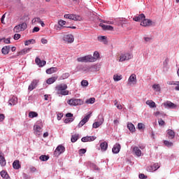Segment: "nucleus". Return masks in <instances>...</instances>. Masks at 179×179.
<instances>
[{
  "instance_id": "obj_1",
  "label": "nucleus",
  "mask_w": 179,
  "mask_h": 179,
  "mask_svg": "<svg viewBox=\"0 0 179 179\" xmlns=\"http://www.w3.org/2000/svg\"><path fill=\"white\" fill-rule=\"evenodd\" d=\"M66 89H68L66 84H59L56 87L57 94H62V96H68L69 94V91L66 90Z\"/></svg>"
},
{
  "instance_id": "obj_2",
  "label": "nucleus",
  "mask_w": 179,
  "mask_h": 179,
  "mask_svg": "<svg viewBox=\"0 0 179 179\" xmlns=\"http://www.w3.org/2000/svg\"><path fill=\"white\" fill-rule=\"evenodd\" d=\"M27 29V24L26 22H22L15 26L13 30L15 33H20V31H24Z\"/></svg>"
},
{
  "instance_id": "obj_3",
  "label": "nucleus",
  "mask_w": 179,
  "mask_h": 179,
  "mask_svg": "<svg viewBox=\"0 0 179 179\" xmlns=\"http://www.w3.org/2000/svg\"><path fill=\"white\" fill-rule=\"evenodd\" d=\"M94 60L95 59L92 55H87L77 59L78 62H94Z\"/></svg>"
},
{
  "instance_id": "obj_4",
  "label": "nucleus",
  "mask_w": 179,
  "mask_h": 179,
  "mask_svg": "<svg viewBox=\"0 0 179 179\" xmlns=\"http://www.w3.org/2000/svg\"><path fill=\"white\" fill-rule=\"evenodd\" d=\"M67 103L69 106H82V104H83V101L80 99H71Z\"/></svg>"
},
{
  "instance_id": "obj_5",
  "label": "nucleus",
  "mask_w": 179,
  "mask_h": 179,
  "mask_svg": "<svg viewBox=\"0 0 179 179\" xmlns=\"http://www.w3.org/2000/svg\"><path fill=\"white\" fill-rule=\"evenodd\" d=\"M65 19H69L70 20H75L76 22H80L82 20V17L80 15H76L75 14H65Z\"/></svg>"
},
{
  "instance_id": "obj_6",
  "label": "nucleus",
  "mask_w": 179,
  "mask_h": 179,
  "mask_svg": "<svg viewBox=\"0 0 179 179\" xmlns=\"http://www.w3.org/2000/svg\"><path fill=\"white\" fill-rule=\"evenodd\" d=\"M103 122H104V117H103V115H99L98 116V120L93 123L92 127L96 129V128H99V127L103 125Z\"/></svg>"
},
{
  "instance_id": "obj_7",
  "label": "nucleus",
  "mask_w": 179,
  "mask_h": 179,
  "mask_svg": "<svg viewBox=\"0 0 179 179\" xmlns=\"http://www.w3.org/2000/svg\"><path fill=\"white\" fill-rule=\"evenodd\" d=\"M141 26H143V27H148L149 26H155V22L149 19L144 18L141 22Z\"/></svg>"
},
{
  "instance_id": "obj_8",
  "label": "nucleus",
  "mask_w": 179,
  "mask_h": 179,
  "mask_svg": "<svg viewBox=\"0 0 179 179\" xmlns=\"http://www.w3.org/2000/svg\"><path fill=\"white\" fill-rule=\"evenodd\" d=\"M132 58V54L131 53H123L120 57V62H124V61H129Z\"/></svg>"
},
{
  "instance_id": "obj_9",
  "label": "nucleus",
  "mask_w": 179,
  "mask_h": 179,
  "mask_svg": "<svg viewBox=\"0 0 179 179\" xmlns=\"http://www.w3.org/2000/svg\"><path fill=\"white\" fill-rule=\"evenodd\" d=\"M92 117V113H90L84 117V118L78 124V128H82L86 124Z\"/></svg>"
},
{
  "instance_id": "obj_10",
  "label": "nucleus",
  "mask_w": 179,
  "mask_h": 179,
  "mask_svg": "<svg viewBox=\"0 0 179 179\" xmlns=\"http://www.w3.org/2000/svg\"><path fill=\"white\" fill-rule=\"evenodd\" d=\"M64 152H65V147H64L62 145H59L55 149L54 155L59 156V155H61L62 153H64Z\"/></svg>"
},
{
  "instance_id": "obj_11",
  "label": "nucleus",
  "mask_w": 179,
  "mask_h": 179,
  "mask_svg": "<svg viewBox=\"0 0 179 179\" xmlns=\"http://www.w3.org/2000/svg\"><path fill=\"white\" fill-rule=\"evenodd\" d=\"M63 40L66 43L71 44V43H73V41H75V38H73V35L72 34H66L64 35Z\"/></svg>"
},
{
  "instance_id": "obj_12",
  "label": "nucleus",
  "mask_w": 179,
  "mask_h": 179,
  "mask_svg": "<svg viewBox=\"0 0 179 179\" xmlns=\"http://www.w3.org/2000/svg\"><path fill=\"white\" fill-rule=\"evenodd\" d=\"M34 129L35 135L38 136H40V135L41 134V132H43V131L41 130V126L38 124H35L34 126Z\"/></svg>"
},
{
  "instance_id": "obj_13",
  "label": "nucleus",
  "mask_w": 179,
  "mask_h": 179,
  "mask_svg": "<svg viewBox=\"0 0 179 179\" xmlns=\"http://www.w3.org/2000/svg\"><path fill=\"white\" fill-rule=\"evenodd\" d=\"M120 150H121V145L119 143L114 145L113 148H112V152L114 155L120 153Z\"/></svg>"
},
{
  "instance_id": "obj_14",
  "label": "nucleus",
  "mask_w": 179,
  "mask_h": 179,
  "mask_svg": "<svg viewBox=\"0 0 179 179\" xmlns=\"http://www.w3.org/2000/svg\"><path fill=\"white\" fill-rule=\"evenodd\" d=\"M38 83V80H34L31 84L29 85L28 90H29V92H31L32 90H34V89H36V87H37V85Z\"/></svg>"
},
{
  "instance_id": "obj_15",
  "label": "nucleus",
  "mask_w": 179,
  "mask_h": 179,
  "mask_svg": "<svg viewBox=\"0 0 179 179\" xmlns=\"http://www.w3.org/2000/svg\"><path fill=\"white\" fill-rule=\"evenodd\" d=\"M165 108H177V105L173 103L170 101H167L164 103Z\"/></svg>"
},
{
  "instance_id": "obj_16",
  "label": "nucleus",
  "mask_w": 179,
  "mask_h": 179,
  "mask_svg": "<svg viewBox=\"0 0 179 179\" xmlns=\"http://www.w3.org/2000/svg\"><path fill=\"white\" fill-rule=\"evenodd\" d=\"M133 153L134 155L137 156V157H141V156H142V151L141 150V149H139V147H136V146L134 147Z\"/></svg>"
},
{
  "instance_id": "obj_17",
  "label": "nucleus",
  "mask_w": 179,
  "mask_h": 179,
  "mask_svg": "<svg viewBox=\"0 0 179 179\" xmlns=\"http://www.w3.org/2000/svg\"><path fill=\"white\" fill-rule=\"evenodd\" d=\"M160 166H159V164H154L153 165H151L150 166L148 167L147 170L148 171H150L151 173H153V171H156V170H158Z\"/></svg>"
},
{
  "instance_id": "obj_18",
  "label": "nucleus",
  "mask_w": 179,
  "mask_h": 179,
  "mask_svg": "<svg viewBox=\"0 0 179 179\" xmlns=\"http://www.w3.org/2000/svg\"><path fill=\"white\" fill-rule=\"evenodd\" d=\"M82 142H93V141H96V136H85L81 138Z\"/></svg>"
},
{
  "instance_id": "obj_19",
  "label": "nucleus",
  "mask_w": 179,
  "mask_h": 179,
  "mask_svg": "<svg viewBox=\"0 0 179 179\" xmlns=\"http://www.w3.org/2000/svg\"><path fill=\"white\" fill-rule=\"evenodd\" d=\"M128 82L129 85H135L136 83V75L131 74L128 79Z\"/></svg>"
},
{
  "instance_id": "obj_20",
  "label": "nucleus",
  "mask_w": 179,
  "mask_h": 179,
  "mask_svg": "<svg viewBox=\"0 0 179 179\" xmlns=\"http://www.w3.org/2000/svg\"><path fill=\"white\" fill-rule=\"evenodd\" d=\"M100 27H102L103 30H108L109 31H113L114 30V27L111 25H106L103 23L99 24Z\"/></svg>"
},
{
  "instance_id": "obj_21",
  "label": "nucleus",
  "mask_w": 179,
  "mask_h": 179,
  "mask_svg": "<svg viewBox=\"0 0 179 179\" xmlns=\"http://www.w3.org/2000/svg\"><path fill=\"white\" fill-rule=\"evenodd\" d=\"M145 17H146L145 16V14L141 13L138 15L134 16L133 18V20H134V22H141V20H143V19H145Z\"/></svg>"
},
{
  "instance_id": "obj_22",
  "label": "nucleus",
  "mask_w": 179,
  "mask_h": 179,
  "mask_svg": "<svg viewBox=\"0 0 179 179\" xmlns=\"http://www.w3.org/2000/svg\"><path fill=\"white\" fill-rule=\"evenodd\" d=\"M0 165L1 167H5L6 166V159H5V157H3V153L0 152Z\"/></svg>"
},
{
  "instance_id": "obj_23",
  "label": "nucleus",
  "mask_w": 179,
  "mask_h": 179,
  "mask_svg": "<svg viewBox=\"0 0 179 179\" xmlns=\"http://www.w3.org/2000/svg\"><path fill=\"white\" fill-rule=\"evenodd\" d=\"M166 133H167L169 139H174V138H176V132H174V131L171 129H168Z\"/></svg>"
},
{
  "instance_id": "obj_24",
  "label": "nucleus",
  "mask_w": 179,
  "mask_h": 179,
  "mask_svg": "<svg viewBox=\"0 0 179 179\" xmlns=\"http://www.w3.org/2000/svg\"><path fill=\"white\" fill-rule=\"evenodd\" d=\"M9 51H10V46H3L1 49V52L3 55H8L9 54Z\"/></svg>"
},
{
  "instance_id": "obj_25",
  "label": "nucleus",
  "mask_w": 179,
  "mask_h": 179,
  "mask_svg": "<svg viewBox=\"0 0 179 179\" xmlns=\"http://www.w3.org/2000/svg\"><path fill=\"white\" fill-rule=\"evenodd\" d=\"M118 26H122V27H124V24H127L128 23V21L125 18H120L117 20Z\"/></svg>"
},
{
  "instance_id": "obj_26",
  "label": "nucleus",
  "mask_w": 179,
  "mask_h": 179,
  "mask_svg": "<svg viewBox=\"0 0 179 179\" xmlns=\"http://www.w3.org/2000/svg\"><path fill=\"white\" fill-rule=\"evenodd\" d=\"M100 148L101 152H106V150H107V148H108V144L107 142L104 141L100 144Z\"/></svg>"
},
{
  "instance_id": "obj_27",
  "label": "nucleus",
  "mask_w": 179,
  "mask_h": 179,
  "mask_svg": "<svg viewBox=\"0 0 179 179\" xmlns=\"http://www.w3.org/2000/svg\"><path fill=\"white\" fill-rule=\"evenodd\" d=\"M57 71H58V69H57V67H52L46 69V73H48V75H51L52 73H55Z\"/></svg>"
},
{
  "instance_id": "obj_28",
  "label": "nucleus",
  "mask_w": 179,
  "mask_h": 179,
  "mask_svg": "<svg viewBox=\"0 0 179 179\" xmlns=\"http://www.w3.org/2000/svg\"><path fill=\"white\" fill-rule=\"evenodd\" d=\"M17 103V98L16 96H13L8 101V104L10 106H15Z\"/></svg>"
},
{
  "instance_id": "obj_29",
  "label": "nucleus",
  "mask_w": 179,
  "mask_h": 179,
  "mask_svg": "<svg viewBox=\"0 0 179 179\" xmlns=\"http://www.w3.org/2000/svg\"><path fill=\"white\" fill-rule=\"evenodd\" d=\"M145 104H147V106H149V107H150V108H156V103H155V101H153L152 100L146 101Z\"/></svg>"
},
{
  "instance_id": "obj_30",
  "label": "nucleus",
  "mask_w": 179,
  "mask_h": 179,
  "mask_svg": "<svg viewBox=\"0 0 179 179\" xmlns=\"http://www.w3.org/2000/svg\"><path fill=\"white\" fill-rule=\"evenodd\" d=\"M31 48H24L18 52L17 55H26L28 52H30Z\"/></svg>"
},
{
  "instance_id": "obj_31",
  "label": "nucleus",
  "mask_w": 179,
  "mask_h": 179,
  "mask_svg": "<svg viewBox=\"0 0 179 179\" xmlns=\"http://www.w3.org/2000/svg\"><path fill=\"white\" fill-rule=\"evenodd\" d=\"M41 22V18L38 17H35L32 20H31V24H34V26H36V24H40Z\"/></svg>"
},
{
  "instance_id": "obj_32",
  "label": "nucleus",
  "mask_w": 179,
  "mask_h": 179,
  "mask_svg": "<svg viewBox=\"0 0 179 179\" xmlns=\"http://www.w3.org/2000/svg\"><path fill=\"white\" fill-rule=\"evenodd\" d=\"M90 66H91V72H98V71H100V65L99 64H95Z\"/></svg>"
},
{
  "instance_id": "obj_33",
  "label": "nucleus",
  "mask_w": 179,
  "mask_h": 179,
  "mask_svg": "<svg viewBox=\"0 0 179 179\" xmlns=\"http://www.w3.org/2000/svg\"><path fill=\"white\" fill-rule=\"evenodd\" d=\"M57 79L58 77H51L47 80L46 83H48V85H52Z\"/></svg>"
},
{
  "instance_id": "obj_34",
  "label": "nucleus",
  "mask_w": 179,
  "mask_h": 179,
  "mask_svg": "<svg viewBox=\"0 0 179 179\" xmlns=\"http://www.w3.org/2000/svg\"><path fill=\"white\" fill-rule=\"evenodd\" d=\"M13 167L15 170H19V169L20 168V164L19 160L14 161V162L13 163Z\"/></svg>"
},
{
  "instance_id": "obj_35",
  "label": "nucleus",
  "mask_w": 179,
  "mask_h": 179,
  "mask_svg": "<svg viewBox=\"0 0 179 179\" xmlns=\"http://www.w3.org/2000/svg\"><path fill=\"white\" fill-rule=\"evenodd\" d=\"M78 139H79V134H74L71 136V141L72 143H75Z\"/></svg>"
},
{
  "instance_id": "obj_36",
  "label": "nucleus",
  "mask_w": 179,
  "mask_h": 179,
  "mask_svg": "<svg viewBox=\"0 0 179 179\" xmlns=\"http://www.w3.org/2000/svg\"><path fill=\"white\" fill-rule=\"evenodd\" d=\"M29 118H36V117H38V113L37 112L31 111L29 113Z\"/></svg>"
},
{
  "instance_id": "obj_37",
  "label": "nucleus",
  "mask_w": 179,
  "mask_h": 179,
  "mask_svg": "<svg viewBox=\"0 0 179 179\" xmlns=\"http://www.w3.org/2000/svg\"><path fill=\"white\" fill-rule=\"evenodd\" d=\"M1 176L2 177V178H6V179H8L9 178V175H8V172L5 171H1L0 172Z\"/></svg>"
},
{
  "instance_id": "obj_38",
  "label": "nucleus",
  "mask_w": 179,
  "mask_h": 179,
  "mask_svg": "<svg viewBox=\"0 0 179 179\" xmlns=\"http://www.w3.org/2000/svg\"><path fill=\"white\" fill-rule=\"evenodd\" d=\"M127 128L131 131V132H135V126L132 123L127 124Z\"/></svg>"
},
{
  "instance_id": "obj_39",
  "label": "nucleus",
  "mask_w": 179,
  "mask_h": 179,
  "mask_svg": "<svg viewBox=\"0 0 179 179\" xmlns=\"http://www.w3.org/2000/svg\"><path fill=\"white\" fill-rule=\"evenodd\" d=\"M122 79V75H117V74H115L113 76V80L115 82H120V80H121Z\"/></svg>"
},
{
  "instance_id": "obj_40",
  "label": "nucleus",
  "mask_w": 179,
  "mask_h": 179,
  "mask_svg": "<svg viewBox=\"0 0 179 179\" xmlns=\"http://www.w3.org/2000/svg\"><path fill=\"white\" fill-rule=\"evenodd\" d=\"M152 89L155 91V92H160L161 88H160V85L159 84H154L152 85Z\"/></svg>"
},
{
  "instance_id": "obj_41",
  "label": "nucleus",
  "mask_w": 179,
  "mask_h": 179,
  "mask_svg": "<svg viewBox=\"0 0 179 179\" xmlns=\"http://www.w3.org/2000/svg\"><path fill=\"white\" fill-rule=\"evenodd\" d=\"M96 101V99L94 98H90L85 101L86 104H94Z\"/></svg>"
},
{
  "instance_id": "obj_42",
  "label": "nucleus",
  "mask_w": 179,
  "mask_h": 179,
  "mask_svg": "<svg viewBox=\"0 0 179 179\" xmlns=\"http://www.w3.org/2000/svg\"><path fill=\"white\" fill-rule=\"evenodd\" d=\"M90 169H92V170H96V171H99L100 170V169L97 167V165L94 163H90Z\"/></svg>"
},
{
  "instance_id": "obj_43",
  "label": "nucleus",
  "mask_w": 179,
  "mask_h": 179,
  "mask_svg": "<svg viewBox=\"0 0 179 179\" xmlns=\"http://www.w3.org/2000/svg\"><path fill=\"white\" fill-rule=\"evenodd\" d=\"M36 41L34 39H30L24 42V45H30V44H34Z\"/></svg>"
},
{
  "instance_id": "obj_44",
  "label": "nucleus",
  "mask_w": 179,
  "mask_h": 179,
  "mask_svg": "<svg viewBox=\"0 0 179 179\" xmlns=\"http://www.w3.org/2000/svg\"><path fill=\"white\" fill-rule=\"evenodd\" d=\"M83 72H92V69H91V66H86L85 67L83 68Z\"/></svg>"
},
{
  "instance_id": "obj_45",
  "label": "nucleus",
  "mask_w": 179,
  "mask_h": 179,
  "mask_svg": "<svg viewBox=\"0 0 179 179\" xmlns=\"http://www.w3.org/2000/svg\"><path fill=\"white\" fill-rule=\"evenodd\" d=\"M93 55L94 56H92V58L95 59L94 60V62H96V61H97V58L100 57V54L99 53V52H94Z\"/></svg>"
},
{
  "instance_id": "obj_46",
  "label": "nucleus",
  "mask_w": 179,
  "mask_h": 179,
  "mask_svg": "<svg viewBox=\"0 0 179 179\" xmlns=\"http://www.w3.org/2000/svg\"><path fill=\"white\" fill-rule=\"evenodd\" d=\"M40 160H41L42 162H47V160H48V159H50V157L47 155H41L39 157Z\"/></svg>"
},
{
  "instance_id": "obj_47",
  "label": "nucleus",
  "mask_w": 179,
  "mask_h": 179,
  "mask_svg": "<svg viewBox=\"0 0 179 179\" xmlns=\"http://www.w3.org/2000/svg\"><path fill=\"white\" fill-rule=\"evenodd\" d=\"M164 144L165 146H167V148H171V146H173V142H170L169 141H164Z\"/></svg>"
},
{
  "instance_id": "obj_48",
  "label": "nucleus",
  "mask_w": 179,
  "mask_h": 179,
  "mask_svg": "<svg viewBox=\"0 0 179 179\" xmlns=\"http://www.w3.org/2000/svg\"><path fill=\"white\" fill-rule=\"evenodd\" d=\"M143 38L146 43H150L153 40V37L152 36H144Z\"/></svg>"
},
{
  "instance_id": "obj_49",
  "label": "nucleus",
  "mask_w": 179,
  "mask_h": 179,
  "mask_svg": "<svg viewBox=\"0 0 179 179\" xmlns=\"http://www.w3.org/2000/svg\"><path fill=\"white\" fill-rule=\"evenodd\" d=\"M73 117H68L64 120L65 124H69V122H73Z\"/></svg>"
},
{
  "instance_id": "obj_50",
  "label": "nucleus",
  "mask_w": 179,
  "mask_h": 179,
  "mask_svg": "<svg viewBox=\"0 0 179 179\" xmlns=\"http://www.w3.org/2000/svg\"><path fill=\"white\" fill-rule=\"evenodd\" d=\"M69 76H70L69 73H65L62 74V79H68V78H69Z\"/></svg>"
},
{
  "instance_id": "obj_51",
  "label": "nucleus",
  "mask_w": 179,
  "mask_h": 179,
  "mask_svg": "<svg viewBox=\"0 0 179 179\" xmlns=\"http://www.w3.org/2000/svg\"><path fill=\"white\" fill-rule=\"evenodd\" d=\"M81 85H83L84 87L88 86L89 85V82H87V80H83L81 82Z\"/></svg>"
},
{
  "instance_id": "obj_52",
  "label": "nucleus",
  "mask_w": 179,
  "mask_h": 179,
  "mask_svg": "<svg viewBox=\"0 0 179 179\" xmlns=\"http://www.w3.org/2000/svg\"><path fill=\"white\" fill-rule=\"evenodd\" d=\"M58 23H59V26L62 27V26H65V24H66V21H64L62 20H60Z\"/></svg>"
},
{
  "instance_id": "obj_53",
  "label": "nucleus",
  "mask_w": 179,
  "mask_h": 179,
  "mask_svg": "<svg viewBox=\"0 0 179 179\" xmlns=\"http://www.w3.org/2000/svg\"><path fill=\"white\" fill-rule=\"evenodd\" d=\"M3 43H5V44H10V38H3Z\"/></svg>"
},
{
  "instance_id": "obj_54",
  "label": "nucleus",
  "mask_w": 179,
  "mask_h": 179,
  "mask_svg": "<svg viewBox=\"0 0 179 179\" xmlns=\"http://www.w3.org/2000/svg\"><path fill=\"white\" fill-rule=\"evenodd\" d=\"M158 124L161 127H163V125H164V124H165L164 120H163L162 119H159L158 121Z\"/></svg>"
},
{
  "instance_id": "obj_55",
  "label": "nucleus",
  "mask_w": 179,
  "mask_h": 179,
  "mask_svg": "<svg viewBox=\"0 0 179 179\" xmlns=\"http://www.w3.org/2000/svg\"><path fill=\"white\" fill-rule=\"evenodd\" d=\"M38 31H40V28L38 27H34L32 33H37Z\"/></svg>"
},
{
  "instance_id": "obj_56",
  "label": "nucleus",
  "mask_w": 179,
  "mask_h": 179,
  "mask_svg": "<svg viewBox=\"0 0 179 179\" xmlns=\"http://www.w3.org/2000/svg\"><path fill=\"white\" fill-rule=\"evenodd\" d=\"M138 129H143V128H145V124H143V123H138Z\"/></svg>"
},
{
  "instance_id": "obj_57",
  "label": "nucleus",
  "mask_w": 179,
  "mask_h": 179,
  "mask_svg": "<svg viewBox=\"0 0 179 179\" xmlns=\"http://www.w3.org/2000/svg\"><path fill=\"white\" fill-rule=\"evenodd\" d=\"M102 23H106L107 24H114V22L107 20H102Z\"/></svg>"
},
{
  "instance_id": "obj_58",
  "label": "nucleus",
  "mask_w": 179,
  "mask_h": 179,
  "mask_svg": "<svg viewBox=\"0 0 179 179\" xmlns=\"http://www.w3.org/2000/svg\"><path fill=\"white\" fill-rule=\"evenodd\" d=\"M138 178H139L140 179L148 178V177H147L146 176H145V174H143V173L139 174Z\"/></svg>"
},
{
  "instance_id": "obj_59",
  "label": "nucleus",
  "mask_w": 179,
  "mask_h": 179,
  "mask_svg": "<svg viewBox=\"0 0 179 179\" xmlns=\"http://www.w3.org/2000/svg\"><path fill=\"white\" fill-rule=\"evenodd\" d=\"M35 62L36 64H37V65H40V64L41 63V59H40V58L38 57H36V59H35Z\"/></svg>"
},
{
  "instance_id": "obj_60",
  "label": "nucleus",
  "mask_w": 179,
  "mask_h": 179,
  "mask_svg": "<svg viewBox=\"0 0 179 179\" xmlns=\"http://www.w3.org/2000/svg\"><path fill=\"white\" fill-rule=\"evenodd\" d=\"M20 38V34H15L14 35V40H19Z\"/></svg>"
},
{
  "instance_id": "obj_61",
  "label": "nucleus",
  "mask_w": 179,
  "mask_h": 179,
  "mask_svg": "<svg viewBox=\"0 0 179 179\" xmlns=\"http://www.w3.org/2000/svg\"><path fill=\"white\" fill-rule=\"evenodd\" d=\"M45 64H47V62L45 61H41V63L39 64V66H41V67H43L45 65Z\"/></svg>"
},
{
  "instance_id": "obj_62",
  "label": "nucleus",
  "mask_w": 179,
  "mask_h": 179,
  "mask_svg": "<svg viewBox=\"0 0 179 179\" xmlns=\"http://www.w3.org/2000/svg\"><path fill=\"white\" fill-rule=\"evenodd\" d=\"M64 117V115L62 113H58L57 114V120L58 121H60V120Z\"/></svg>"
},
{
  "instance_id": "obj_63",
  "label": "nucleus",
  "mask_w": 179,
  "mask_h": 179,
  "mask_svg": "<svg viewBox=\"0 0 179 179\" xmlns=\"http://www.w3.org/2000/svg\"><path fill=\"white\" fill-rule=\"evenodd\" d=\"M98 40L99 41H104V40H106V36H99Z\"/></svg>"
},
{
  "instance_id": "obj_64",
  "label": "nucleus",
  "mask_w": 179,
  "mask_h": 179,
  "mask_svg": "<svg viewBox=\"0 0 179 179\" xmlns=\"http://www.w3.org/2000/svg\"><path fill=\"white\" fill-rule=\"evenodd\" d=\"M176 90L179 91V81H176V87H175Z\"/></svg>"
}]
</instances>
